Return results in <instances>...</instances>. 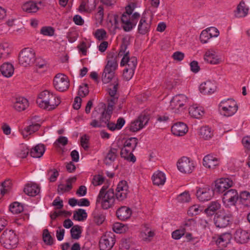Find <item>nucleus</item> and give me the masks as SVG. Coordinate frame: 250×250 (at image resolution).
Here are the masks:
<instances>
[{
	"instance_id": "nucleus-42",
	"label": "nucleus",
	"mask_w": 250,
	"mask_h": 250,
	"mask_svg": "<svg viewBox=\"0 0 250 250\" xmlns=\"http://www.w3.org/2000/svg\"><path fill=\"white\" fill-rule=\"evenodd\" d=\"M93 221L97 225H100L105 220L104 215L98 210H94L92 213Z\"/></svg>"
},
{
	"instance_id": "nucleus-7",
	"label": "nucleus",
	"mask_w": 250,
	"mask_h": 250,
	"mask_svg": "<svg viewBox=\"0 0 250 250\" xmlns=\"http://www.w3.org/2000/svg\"><path fill=\"white\" fill-rule=\"evenodd\" d=\"M35 60V53L29 48L23 49L20 54L19 61L20 63L24 67L32 64Z\"/></svg>"
},
{
	"instance_id": "nucleus-6",
	"label": "nucleus",
	"mask_w": 250,
	"mask_h": 250,
	"mask_svg": "<svg viewBox=\"0 0 250 250\" xmlns=\"http://www.w3.org/2000/svg\"><path fill=\"white\" fill-rule=\"evenodd\" d=\"M238 110L236 102L232 99L221 102L219 104V110L222 115L229 117L234 114Z\"/></svg>"
},
{
	"instance_id": "nucleus-60",
	"label": "nucleus",
	"mask_w": 250,
	"mask_h": 250,
	"mask_svg": "<svg viewBox=\"0 0 250 250\" xmlns=\"http://www.w3.org/2000/svg\"><path fill=\"white\" fill-rule=\"evenodd\" d=\"M140 17V15L137 12H135L133 14L131 17L130 16V20L131 23V26H132V28L136 26L138 20Z\"/></svg>"
},
{
	"instance_id": "nucleus-19",
	"label": "nucleus",
	"mask_w": 250,
	"mask_h": 250,
	"mask_svg": "<svg viewBox=\"0 0 250 250\" xmlns=\"http://www.w3.org/2000/svg\"><path fill=\"white\" fill-rule=\"evenodd\" d=\"M234 238L235 241L239 244H246L250 238V233L247 230L241 228L237 229L234 234Z\"/></svg>"
},
{
	"instance_id": "nucleus-4",
	"label": "nucleus",
	"mask_w": 250,
	"mask_h": 250,
	"mask_svg": "<svg viewBox=\"0 0 250 250\" xmlns=\"http://www.w3.org/2000/svg\"><path fill=\"white\" fill-rule=\"evenodd\" d=\"M0 242L6 249H12L17 247L18 238L13 230H5L1 234Z\"/></svg>"
},
{
	"instance_id": "nucleus-46",
	"label": "nucleus",
	"mask_w": 250,
	"mask_h": 250,
	"mask_svg": "<svg viewBox=\"0 0 250 250\" xmlns=\"http://www.w3.org/2000/svg\"><path fill=\"white\" fill-rule=\"evenodd\" d=\"M137 144L138 139L135 137H131L125 142L123 147L131 149V151H133L136 148Z\"/></svg>"
},
{
	"instance_id": "nucleus-51",
	"label": "nucleus",
	"mask_w": 250,
	"mask_h": 250,
	"mask_svg": "<svg viewBox=\"0 0 250 250\" xmlns=\"http://www.w3.org/2000/svg\"><path fill=\"white\" fill-rule=\"evenodd\" d=\"M186 233V228L176 229L172 233V237L176 240L180 239Z\"/></svg>"
},
{
	"instance_id": "nucleus-25",
	"label": "nucleus",
	"mask_w": 250,
	"mask_h": 250,
	"mask_svg": "<svg viewBox=\"0 0 250 250\" xmlns=\"http://www.w3.org/2000/svg\"><path fill=\"white\" fill-rule=\"evenodd\" d=\"M118 152L117 148L110 147L104 158V164L107 166L111 165L117 159Z\"/></svg>"
},
{
	"instance_id": "nucleus-56",
	"label": "nucleus",
	"mask_w": 250,
	"mask_h": 250,
	"mask_svg": "<svg viewBox=\"0 0 250 250\" xmlns=\"http://www.w3.org/2000/svg\"><path fill=\"white\" fill-rule=\"evenodd\" d=\"M106 32L104 29H97L94 33L95 37L99 41L103 40L106 38Z\"/></svg>"
},
{
	"instance_id": "nucleus-37",
	"label": "nucleus",
	"mask_w": 250,
	"mask_h": 250,
	"mask_svg": "<svg viewBox=\"0 0 250 250\" xmlns=\"http://www.w3.org/2000/svg\"><path fill=\"white\" fill-rule=\"evenodd\" d=\"M130 16L127 14L124 13L121 17L120 18L123 24L122 27L125 32H129L132 29V26L130 20Z\"/></svg>"
},
{
	"instance_id": "nucleus-5",
	"label": "nucleus",
	"mask_w": 250,
	"mask_h": 250,
	"mask_svg": "<svg viewBox=\"0 0 250 250\" xmlns=\"http://www.w3.org/2000/svg\"><path fill=\"white\" fill-rule=\"evenodd\" d=\"M118 83L115 82L114 84H110L107 88V92L109 96L107 98L108 105L106 110L108 112H112L114 105L118 102L119 97V93L118 92Z\"/></svg>"
},
{
	"instance_id": "nucleus-57",
	"label": "nucleus",
	"mask_w": 250,
	"mask_h": 250,
	"mask_svg": "<svg viewBox=\"0 0 250 250\" xmlns=\"http://www.w3.org/2000/svg\"><path fill=\"white\" fill-rule=\"evenodd\" d=\"M211 37H209V33L207 29L204 30L202 31L200 36V40L202 43H207L208 40Z\"/></svg>"
},
{
	"instance_id": "nucleus-22",
	"label": "nucleus",
	"mask_w": 250,
	"mask_h": 250,
	"mask_svg": "<svg viewBox=\"0 0 250 250\" xmlns=\"http://www.w3.org/2000/svg\"><path fill=\"white\" fill-rule=\"evenodd\" d=\"M171 130L173 134L175 136H183L188 131L186 124L183 122L175 123L171 127Z\"/></svg>"
},
{
	"instance_id": "nucleus-38",
	"label": "nucleus",
	"mask_w": 250,
	"mask_h": 250,
	"mask_svg": "<svg viewBox=\"0 0 250 250\" xmlns=\"http://www.w3.org/2000/svg\"><path fill=\"white\" fill-rule=\"evenodd\" d=\"M120 155L121 157L129 162L134 163L136 161V157L133 154L131 149L123 147L121 150Z\"/></svg>"
},
{
	"instance_id": "nucleus-10",
	"label": "nucleus",
	"mask_w": 250,
	"mask_h": 250,
	"mask_svg": "<svg viewBox=\"0 0 250 250\" xmlns=\"http://www.w3.org/2000/svg\"><path fill=\"white\" fill-rule=\"evenodd\" d=\"M53 84L56 90L63 92L69 88V80L66 75L59 73L54 78Z\"/></svg>"
},
{
	"instance_id": "nucleus-59",
	"label": "nucleus",
	"mask_w": 250,
	"mask_h": 250,
	"mask_svg": "<svg viewBox=\"0 0 250 250\" xmlns=\"http://www.w3.org/2000/svg\"><path fill=\"white\" fill-rule=\"evenodd\" d=\"M134 74V70L128 69L125 68L123 72V77L126 81H129L133 77Z\"/></svg>"
},
{
	"instance_id": "nucleus-1",
	"label": "nucleus",
	"mask_w": 250,
	"mask_h": 250,
	"mask_svg": "<svg viewBox=\"0 0 250 250\" xmlns=\"http://www.w3.org/2000/svg\"><path fill=\"white\" fill-rule=\"evenodd\" d=\"M129 51L127 50V44L125 42L122 44L118 55L113 52H109L106 57V64L102 76L104 83H107L114 78L115 72L118 68V62L120 57H123L121 61V66L126 65L128 69L135 70L137 60L135 57H129Z\"/></svg>"
},
{
	"instance_id": "nucleus-45",
	"label": "nucleus",
	"mask_w": 250,
	"mask_h": 250,
	"mask_svg": "<svg viewBox=\"0 0 250 250\" xmlns=\"http://www.w3.org/2000/svg\"><path fill=\"white\" fill-rule=\"evenodd\" d=\"M41 126L40 124L36 123L30 125L27 127H25L22 131V135L23 137L27 136L28 134H31L35 131L39 130Z\"/></svg>"
},
{
	"instance_id": "nucleus-54",
	"label": "nucleus",
	"mask_w": 250,
	"mask_h": 250,
	"mask_svg": "<svg viewBox=\"0 0 250 250\" xmlns=\"http://www.w3.org/2000/svg\"><path fill=\"white\" fill-rule=\"evenodd\" d=\"M41 33L45 36H52L54 35V30L50 26H44L41 29Z\"/></svg>"
},
{
	"instance_id": "nucleus-44",
	"label": "nucleus",
	"mask_w": 250,
	"mask_h": 250,
	"mask_svg": "<svg viewBox=\"0 0 250 250\" xmlns=\"http://www.w3.org/2000/svg\"><path fill=\"white\" fill-rule=\"evenodd\" d=\"M87 217V213L83 209L79 208L74 212L73 219L75 220L82 221L85 220Z\"/></svg>"
},
{
	"instance_id": "nucleus-15",
	"label": "nucleus",
	"mask_w": 250,
	"mask_h": 250,
	"mask_svg": "<svg viewBox=\"0 0 250 250\" xmlns=\"http://www.w3.org/2000/svg\"><path fill=\"white\" fill-rule=\"evenodd\" d=\"M149 119L145 115H140L136 120L132 122L129 129L132 132H137L142 129L148 123Z\"/></svg>"
},
{
	"instance_id": "nucleus-21",
	"label": "nucleus",
	"mask_w": 250,
	"mask_h": 250,
	"mask_svg": "<svg viewBox=\"0 0 250 250\" xmlns=\"http://www.w3.org/2000/svg\"><path fill=\"white\" fill-rule=\"evenodd\" d=\"M42 4L41 0H33L24 3L22 6V8L24 11L28 13H36L39 10Z\"/></svg>"
},
{
	"instance_id": "nucleus-52",
	"label": "nucleus",
	"mask_w": 250,
	"mask_h": 250,
	"mask_svg": "<svg viewBox=\"0 0 250 250\" xmlns=\"http://www.w3.org/2000/svg\"><path fill=\"white\" fill-rule=\"evenodd\" d=\"M190 199L189 194L188 192H184L178 196L177 200L179 202H188Z\"/></svg>"
},
{
	"instance_id": "nucleus-23",
	"label": "nucleus",
	"mask_w": 250,
	"mask_h": 250,
	"mask_svg": "<svg viewBox=\"0 0 250 250\" xmlns=\"http://www.w3.org/2000/svg\"><path fill=\"white\" fill-rule=\"evenodd\" d=\"M150 26L151 21H147L145 15L143 14L138 24V33L142 35H145L149 32Z\"/></svg>"
},
{
	"instance_id": "nucleus-31",
	"label": "nucleus",
	"mask_w": 250,
	"mask_h": 250,
	"mask_svg": "<svg viewBox=\"0 0 250 250\" xmlns=\"http://www.w3.org/2000/svg\"><path fill=\"white\" fill-rule=\"evenodd\" d=\"M45 152V146L43 144H38L33 147L30 151V155L33 158H41Z\"/></svg>"
},
{
	"instance_id": "nucleus-48",
	"label": "nucleus",
	"mask_w": 250,
	"mask_h": 250,
	"mask_svg": "<svg viewBox=\"0 0 250 250\" xmlns=\"http://www.w3.org/2000/svg\"><path fill=\"white\" fill-rule=\"evenodd\" d=\"M9 210L14 214H19L23 210V207L21 204L16 202L10 205Z\"/></svg>"
},
{
	"instance_id": "nucleus-55",
	"label": "nucleus",
	"mask_w": 250,
	"mask_h": 250,
	"mask_svg": "<svg viewBox=\"0 0 250 250\" xmlns=\"http://www.w3.org/2000/svg\"><path fill=\"white\" fill-rule=\"evenodd\" d=\"M29 152L28 148L24 146H21L18 152V156L21 158H26Z\"/></svg>"
},
{
	"instance_id": "nucleus-63",
	"label": "nucleus",
	"mask_w": 250,
	"mask_h": 250,
	"mask_svg": "<svg viewBox=\"0 0 250 250\" xmlns=\"http://www.w3.org/2000/svg\"><path fill=\"white\" fill-rule=\"evenodd\" d=\"M185 55L183 53L180 51H176L174 52L172 55V58L174 60L181 61L184 58Z\"/></svg>"
},
{
	"instance_id": "nucleus-40",
	"label": "nucleus",
	"mask_w": 250,
	"mask_h": 250,
	"mask_svg": "<svg viewBox=\"0 0 250 250\" xmlns=\"http://www.w3.org/2000/svg\"><path fill=\"white\" fill-rule=\"evenodd\" d=\"M199 134L203 139L208 140L213 136V131L210 127L208 126H204L200 128Z\"/></svg>"
},
{
	"instance_id": "nucleus-30",
	"label": "nucleus",
	"mask_w": 250,
	"mask_h": 250,
	"mask_svg": "<svg viewBox=\"0 0 250 250\" xmlns=\"http://www.w3.org/2000/svg\"><path fill=\"white\" fill-rule=\"evenodd\" d=\"M29 105L28 100L24 97H18L14 103V108L18 111L24 110Z\"/></svg>"
},
{
	"instance_id": "nucleus-9",
	"label": "nucleus",
	"mask_w": 250,
	"mask_h": 250,
	"mask_svg": "<svg viewBox=\"0 0 250 250\" xmlns=\"http://www.w3.org/2000/svg\"><path fill=\"white\" fill-rule=\"evenodd\" d=\"M115 235L111 232H105L100 238L99 247L100 250H110L115 243Z\"/></svg>"
},
{
	"instance_id": "nucleus-12",
	"label": "nucleus",
	"mask_w": 250,
	"mask_h": 250,
	"mask_svg": "<svg viewBox=\"0 0 250 250\" xmlns=\"http://www.w3.org/2000/svg\"><path fill=\"white\" fill-rule=\"evenodd\" d=\"M239 199V195L236 189H230L224 193L222 200L228 206H234Z\"/></svg>"
},
{
	"instance_id": "nucleus-62",
	"label": "nucleus",
	"mask_w": 250,
	"mask_h": 250,
	"mask_svg": "<svg viewBox=\"0 0 250 250\" xmlns=\"http://www.w3.org/2000/svg\"><path fill=\"white\" fill-rule=\"evenodd\" d=\"M104 178L101 175L95 176L93 178V184L95 186L100 185L104 183Z\"/></svg>"
},
{
	"instance_id": "nucleus-58",
	"label": "nucleus",
	"mask_w": 250,
	"mask_h": 250,
	"mask_svg": "<svg viewBox=\"0 0 250 250\" xmlns=\"http://www.w3.org/2000/svg\"><path fill=\"white\" fill-rule=\"evenodd\" d=\"M89 93L88 85L84 84L83 85H81L79 87V95L83 97L86 96Z\"/></svg>"
},
{
	"instance_id": "nucleus-53",
	"label": "nucleus",
	"mask_w": 250,
	"mask_h": 250,
	"mask_svg": "<svg viewBox=\"0 0 250 250\" xmlns=\"http://www.w3.org/2000/svg\"><path fill=\"white\" fill-rule=\"evenodd\" d=\"M47 174L50 175L49 180L50 182L56 181L59 175L58 171L56 169H50L48 170L47 171Z\"/></svg>"
},
{
	"instance_id": "nucleus-35",
	"label": "nucleus",
	"mask_w": 250,
	"mask_h": 250,
	"mask_svg": "<svg viewBox=\"0 0 250 250\" xmlns=\"http://www.w3.org/2000/svg\"><path fill=\"white\" fill-rule=\"evenodd\" d=\"M0 72L5 77H10L14 73V68L13 65L9 62L3 63L0 66Z\"/></svg>"
},
{
	"instance_id": "nucleus-61",
	"label": "nucleus",
	"mask_w": 250,
	"mask_h": 250,
	"mask_svg": "<svg viewBox=\"0 0 250 250\" xmlns=\"http://www.w3.org/2000/svg\"><path fill=\"white\" fill-rule=\"evenodd\" d=\"M206 29L209 33V37H210L211 38L217 37L218 36L219 34V32L218 30L214 27H211Z\"/></svg>"
},
{
	"instance_id": "nucleus-24",
	"label": "nucleus",
	"mask_w": 250,
	"mask_h": 250,
	"mask_svg": "<svg viewBox=\"0 0 250 250\" xmlns=\"http://www.w3.org/2000/svg\"><path fill=\"white\" fill-rule=\"evenodd\" d=\"M216 89L215 83L210 81H207L202 83L199 87L200 91L204 94H208L213 93Z\"/></svg>"
},
{
	"instance_id": "nucleus-17",
	"label": "nucleus",
	"mask_w": 250,
	"mask_h": 250,
	"mask_svg": "<svg viewBox=\"0 0 250 250\" xmlns=\"http://www.w3.org/2000/svg\"><path fill=\"white\" fill-rule=\"evenodd\" d=\"M214 190L208 186L200 188L197 190L196 195L200 201H208L213 196Z\"/></svg>"
},
{
	"instance_id": "nucleus-2",
	"label": "nucleus",
	"mask_w": 250,
	"mask_h": 250,
	"mask_svg": "<svg viewBox=\"0 0 250 250\" xmlns=\"http://www.w3.org/2000/svg\"><path fill=\"white\" fill-rule=\"evenodd\" d=\"M37 103L44 109L52 110L61 103V99L50 91L44 90L38 95Z\"/></svg>"
},
{
	"instance_id": "nucleus-29",
	"label": "nucleus",
	"mask_w": 250,
	"mask_h": 250,
	"mask_svg": "<svg viewBox=\"0 0 250 250\" xmlns=\"http://www.w3.org/2000/svg\"><path fill=\"white\" fill-rule=\"evenodd\" d=\"M131 213V210L129 208L126 206L121 207L116 211L117 217L122 221L128 219L130 217Z\"/></svg>"
},
{
	"instance_id": "nucleus-47",
	"label": "nucleus",
	"mask_w": 250,
	"mask_h": 250,
	"mask_svg": "<svg viewBox=\"0 0 250 250\" xmlns=\"http://www.w3.org/2000/svg\"><path fill=\"white\" fill-rule=\"evenodd\" d=\"M154 235L153 231L149 230V227L147 225H144V229L141 232V237L144 241H146L149 238L153 237Z\"/></svg>"
},
{
	"instance_id": "nucleus-49",
	"label": "nucleus",
	"mask_w": 250,
	"mask_h": 250,
	"mask_svg": "<svg viewBox=\"0 0 250 250\" xmlns=\"http://www.w3.org/2000/svg\"><path fill=\"white\" fill-rule=\"evenodd\" d=\"M81 227L78 225L73 226L70 230L71 236L73 239H79L81 237Z\"/></svg>"
},
{
	"instance_id": "nucleus-28",
	"label": "nucleus",
	"mask_w": 250,
	"mask_h": 250,
	"mask_svg": "<svg viewBox=\"0 0 250 250\" xmlns=\"http://www.w3.org/2000/svg\"><path fill=\"white\" fill-rule=\"evenodd\" d=\"M249 10V8L246 6L245 2L241 0L234 11V16L238 18L245 17L248 15Z\"/></svg>"
},
{
	"instance_id": "nucleus-13",
	"label": "nucleus",
	"mask_w": 250,
	"mask_h": 250,
	"mask_svg": "<svg viewBox=\"0 0 250 250\" xmlns=\"http://www.w3.org/2000/svg\"><path fill=\"white\" fill-rule=\"evenodd\" d=\"M233 182L230 179L222 178L216 181L214 190L220 193H225L232 187Z\"/></svg>"
},
{
	"instance_id": "nucleus-26",
	"label": "nucleus",
	"mask_w": 250,
	"mask_h": 250,
	"mask_svg": "<svg viewBox=\"0 0 250 250\" xmlns=\"http://www.w3.org/2000/svg\"><path fill=\"white\" fill-rule=\"evenodd\" d=\"M204 59L208 62L212 64H218L221 61L215 51L212 49L208 50L206 52Z\"/></svg>"
},
{
	"instance_id": "nucleus-36",
	"label": "nucleus",
	"mask_w": 250,
	"mask_h": 250,
	"mask_svg": "<svg viewBox=\"0 0 250 250\" xmlns=\"http://www.w3.org/2000/svg\"><path fill=\"white\" fill-rule=\"evenodd\" d=\"M166 179L165 174L160 171L154 173L152 177L153 184L157 186L163 185L166 182Z\"/></svg>"
},
{
	"instance_id": "nucleus-43",
	"label": "nucleus",
	"mask_w": 250,
	"mask_h": 250,
	"mask_svg": "<svg viewBox=\"0 0 250 250\" xmlns=\"http://www.w3.org/2000/svg\"><path fill=\"white\" fill-rule=\"evenodd\" d=\"M239 199L240 202L245 206H250V193L247 191H244L239 195Z\"/></svg>"
},
{
	"instance_id": "nucleus-32",
	"label": "nucleus",
	"mask_w": 250,
	"mask_h": 250,
	"mask_svg": "<svg viewBox=\"0 0 250 250\" xmlns=\"http://www.w3.org/2000/svg\"><path fill=\"white\" fill-rule=\"evenodd\" d=\"M40 191V188L36 184H27L24 189L25 193L30 196H35Z\"/></svg>"
},
{
	"instance_id": "nucleus-34",
	"label": "nucleus",
	"mask_w": 250,
	"mask_h": 250,
	"mask_svg": "<svg viewBox=\"0 0 250 250\" xmlns=\"http://www.w3.org/2000/svg\"><path fill=\"white\" fill-rule=\"evenodd\" d=\"M221 208V204L217 201H212L208 205L204 212L208 216L215 214L216 212Z\"/></svg>"
},
{
	"instance_id": "nucleus-16",
	"label": "nucleus",
	"mask_w": 250,
	"mask_h": 250,
	"mask_svg": "<svg viewBox=\"0 0 250 250\" xmlns=\"http://www.w3.org/2000/svg\"><path fill=\"white\" fill-rule=\"evenodd\" d=\"M231 215L226 213H216L214 218V224L216 227L224 228L230 223Z\"/></svg>"
},
{
	"instance_id": "nucleus-20",
	"label": "nucleus",
	"mask_w": 250,
	"mask_h": 250,
	"mask_svg": "<svg viewBox=\"0 0 250 250\" xmlns=\"http://www.w3.org/2000/svg\"><path fill=\"white\" fill-rule=\"evenodd\" d=\"M231 235L229 233H224L213 237V241L220 248L227 247L230 242Z\"/></svg>"
},
{
	"instance_id": "nucleus-8",
	"label": "nucleus",
	"mask_w": 250,
	"mask_h": 250,
	"mask_svg": "<svg viewBox=\"0 0 250 250\" xmlns=\"http://www.w3.org/2000/svg\"><path fill=\"white\" fill-rule=\"evenodd\" d=\"M187 102L188 98L186 95L184 94L176 95L171 100L169 108L174 110L175 113H179L183 111V107Z\"/></svg>"
},
{
	"instance_id": "nucleus-64",
	"label": "nucleus",
	"mask_w": 250,
	"mask_h": 250,
	"mask_svg": "<svg viewBox=\"0 0 250 250\" xmlns=\"http://www.w3.org/2000/svg\"><path fill=\"white\" fill-rule=\"evenodd\" d=\"M190 69L191 71L194 73L198 72L200 70V67L197 61H193L190 63Z\"/></svg>"
},
{
	"instance_id": "nucleus-18",
	"label": "nucleus",
	"mask_w": 250,
	"mask_h": 250,
	"mask_svg": "<svg viewBox=\"0 0 250 250\" xmlns=\"http://www.w3.org/2000/svg\"><path fill=\"white\" fill-rule=\"evenodd\" d=\"M128 193V187L126 181L123 180L120 181L116 189L115 193L116 199L120 201H123L127 197Z\"/></svg>"
},
{
	"instance_id": "nucleus-39",
	"label": "nucleus",
	"mask_w": 250,
	"mask_h": 250,
	"mask_svg": "<svg viewBox=\"0 0 250 250\" xmlns=\"http://www.w3.org/2000/svg\"><path fill=\"white\" fill-rule=\"evenodd\" d=\"M12 186V182L10 180H5L0 185V200L5 194L10 192Z\"/></svg>"
},
{
	"instance_id": "nucleus-3",
	"label": "nucleus",
	"mask_w": 250,
	"mask_h": 250,
	"mask_svg": "<svg viewBox=\"0 0 250 250\" xmlns=\"http://www.w3.org/2000/svg\"><path fill=\"white\" fill-rule=\"evenodd\" d=\"M115 195L113 189L109 188L107 193L98 194L96 199V204H100L104 209H107L112 208L115 201Z\"/></svg>"
},
{
	"instance_id": "nucleus-33",
	"label": "nucleus",
	"mask_w": 250,
	"mask_h": 250,
	"mask_svg": "<svg viewBox=\"0 0 250 250\" xmlns=\"http://www.w3.org/2000/svg\"><path fill=\"white\" fill-rule=\"evenodd\" d=\"M189 114L191 117L199 119L204 114V110L202 107L193 104L189 108Z\"/></svg>"
},
{
	"instance_id": "nucleus-27",
	"label": "nucleus",
	"mask_w": 250,
	"mask_h": 250,
	"mask_svg": "<svg viewBox=\"0 0 250 250\" xmlns=\"http://www.w3.org/2000/svg\"><path fill=\"white\" fill-rule=\"evenodd\" d=\"M204 166L208 168H214L219 165L218 158L213 155L208 154L204 157L203 160Z\"/></svg>"
},
{
	"instance_id": "nucleus-14",
	"label": "nucleus",
	"mask_w": 250,
	"mask_h": 250,
	"mask_svg": "<svg viewBox=\"0 0 250 250\" xmlns=\"http://www.w3.org/2000/svg\"><path fill=\"white\" fill-rule=\"evenodd\" d=\"M104 106V107L101 113L99 121L94 119L90 123V125L93 127L104 126V124L107 123L110 120L112 113L108 112V110L106 109L105 105Z\"/></svg>"
},
{
	"instance_id": "nucleus-41",
	"label": "nucleus",
	"mask_w": 250,
	"mask_h": 250,
	"mask_svg": "<svg viewBox=\"0 0 250 250\" xmlns=\"http://www.w3.org/2000/svg\"><path fill=\"white\" fill-rule=\"evenodd\" d=\"M10 53L11 48L7 43L0 44V60L6 59Z\"/></svg>"
},
{
	"instance_id": "nucleus-11",
	"label": "nucleus",
	"mask_w": 250,
	"mask_h": 250,
	"mask_svg": "<svg viewBox=\"0 0 250 250\" xmlns=\"http://www.w3.org/2000/svg\"><path fill=\"white\" fill-rule=\"evenodd\" d=\"M177 166L178 170L183 173H191L195 168L193 161L187 157L180 158Z\"/></svg>"
},
{
	"instance_id": "nucleus-50",
	"label": "nucleus",
	"mask_w": 250,
	"mask_h": 250,
	"mask_svg": "<svg viewBox=\"0 0 250 250\" xmlns=\"http://www.w3.org/2000/svg\"><path fill=\"white\" fill-rule=\"evenodd\" d=\"M42 239L44 242L47 245L51 246L53 244V238L50 235L48 230L45 229L43 231Z\"/></svg>"
}]
</instances>
